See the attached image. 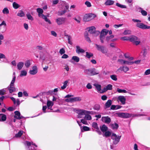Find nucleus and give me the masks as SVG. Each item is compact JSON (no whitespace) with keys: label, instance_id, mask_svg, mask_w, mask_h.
I'll list each match as a JSON object with an SVG mask.
<instances>
[{"label":"nucleus","instance_id":"obj_11","mask_svg":"<svg viewBox=\"0 0 150 150\" xmlns=\"http://www.w3.org/2000/svg\"><path fill=\"white\" fill-rule=\"evenodd\" d=\"M15 115L14 117L17 119L20 120L23 118L22 116H21V114L20 112L18 111H16L14 112Z\"/></svg>","mask_w":150,"mask_h":150},{"label":"nucleus","instance_id":"obj_3","mask_svg":"<svg viewBox=\"0 0 150 150\" xmlns=\"http://www.w3.org/2000/svg\"><path fill=\"white\" fill-rule=\"evenodd\" d=\"M116 114L119 117L124 118H128L131 117L132 115L130 113L124 112H117Z\"/></svg>","mask_w":150,"mask_h":150},{"label":"nucleus","instance_id":"obj_26","mask_svg":"<svg viewBox=\"0 0 150 150\" xmlns=\"http://www.w3.org/2000/svg\"><path fill=\"white\" fill-rule=\"evenodd\" d=\"M25 15V13L22 10H20L17 14V16L20 17H23Z\"/></svg>","mask_w":150,"mask_h":150},{"label":"nucleus","instance_id":"obj_12","mask_svg":"<svg viewBox=\"0 0 150 150\" xmlns=\"http://www.w3.org/2000/svg\"><path fill=\"white\" fill-rule=\"evenodd\" d=\"M38 72V69L36 66H33L32 67V70H30L29 73L32 75L36 74Z\"/></svg>","mask_w":150,"mask_h":150},{"label":"nucleus","instance_id":"obj_16","mask_svg":"<svg viewBox=\"0 0 150 150\" xmlns=\"http://www.w3.org/2000/svg\"><path fill=\"white\" fill-rule=\"evenodd\" d=\"M76 52L77 54H79L80 53H83L85 52V50L81 48L79 46H76Z\"/></svg>","mask_w":150,"mask_h":150},{"label":"nucleus","instance_id":"obj_9","mask_svg":"<svg viewBox=\"0 0 150 150\" xmlns=\"http://www.w3.org/2000/svg\"><path fill=\"white\" fill-rule=\"evenodd\" d=\"M65 18L63 17L59 18L56 20V22L58 25H60L65 23Z\"/></svg>","mask_w":150,"mask_h":150},{"label":"nucleus","instance_id":"obj_1","mask_svg":"<svg viewBox=\"0 0 150 150\" xmlns=\"http://www.w3.org/2000/svg\"><path fill=\"white\" fill-rule=\"evenodd\" d=\"M96 17V14L90 13L86 14L84 16L83 20L85 22L89 21Z\"/></svg>","mask_w":150,"mask_h":150},{"label":"nucleus","instance_id":"obj_38","mask_svg":"<svg viewBox=\"0 0 150 150\" xmlns=\"http://www.w3.org/2000/svg\"><path fill=\"white\" fill-rule=\"evenodd\" d=\"M116 6L121 8H126L127 7L125 5H123L117 3L116 4Z\"/></svg>","mask_w":150,"mask_h":150},{"label":"nucleus","instance_id":"obj_60","mask_svg":"<svg viewBox=\"0 0 150 150\" xmlns=\"http://www.w3.org/2000/svg\"><path fill=\"white\" fill-rule=\"evenodd\" d=\"M107 97L106 95H103L101 97V98L103 100H105L107 99Z\"/></svg>","mask_w":150,"mask_h":150},{"label":"nucleus","instance_id":"obj_17","mask_svg":"<svg viewBox=\"0 0 150 150\" xmlns=\"http://www.w3.org/2000/svg\"><path fill=\"white\" fill-rule=\"evenodd\" d=\"M8 89L10 93H12L13 92L16 91V89L14 86L10 85L9 87L8 88Z\"/></svg>","mask_w":150,"mask_h":150},{"label":"nucleus","instance_id":"obj_27","mask_svg":"<svg viewBox=\"0 0 150 150\" xmlns=\"http://www.w3.org/2000/svg\"><path fill=\"white\" fill-rule=\"evenodd\" d=\"M105 132V133L103 134V137H108L110 136L111 134V132L109 131H106Z\"/></svg>","mask_w":150,"mask_h":150},{"label":"nucleus","instance_id":"obj_64","mask_svg":"<svg viewBox=\"0 0 150 150\" xmlns=\"http://www.w3.org/2000/svg\"><path fill=\"white\" fill-rule=\"evenodd\" d=\"M150 74V69H148L146 71L144 74L146 75H148Z\"/></svg>","mask_w":150,"mask_h":150},{"label":"nucleus","instance_id":"obj_33","mask_svg":"<svg viewBox=\"0 0 150 150\" xmlns=\"http://www.w3.org/2000/svg\"><path fill=\"white\" fill-rule=\"evenodd\" d=\"M105 38V36H104V35H103L102 33H100V39L101 43H104V42L103 40Z\"/></svg>","mask_w":150,"mask_h":150},{"label":"nucleus","instance_id":"obj_55","mask_svg":"<svg viewBox=\"0 0 150 150\" xmlns=\"http://www.w3.org/2000/svg\"><path fill=\"white\" fill-rule=\"evenodd\" d=\"M129 70V68L127 67L123 66V71L125 72H126L127 71Z\"/></svg>","mask_w":150,"mask_h":150},{"label":"nucleus","instance_id":"obj_14","mask_svg":"<svg viewBox=\"0 0 150 150\" xmlns=\"http://www.w3.org/2000/svg\"><path fill=\"white\" fill-rule=\"evenodd\" d=\"M118 62H120V63L121 64H126L128 65H132V62H129L125 61L122 59H119L118 60Z\"/></svg>","mask_w":150,"mask_h":150},{"label":"nucleus","instance_id":"obj_42","mask_svg":"<svg viewBox=\"0 0 150 150\" xmlns=\"http://www.w3.org/2000/svg\"><path fill=\"white\" fill-rule=\"evenodd\" d=\"M100 106L98 104H96L94 107L93 109L95 110H100Z\"/></svg>","mask_w":150,"mask_h":150},{"label":"nucleus","instance_id":"obj_35","mask_svg":"<svg viewBox=\"0 0 150 150\" xmlns=\"http://www.w3.org/2000/svg\"><path fill=\"white\" fill-rule=\"evenodd\" d=\"M94 85L96 87V88L98 91H100L101 90V86L99 84H94Z\"/></svg>","mask_w":150,"mask_h":150},{"label":"nucleus","instance_id":"obj_58","mask_svg":"<svg viewBox=\"0 0 150 150\" xmlns=\"http://www.w3.org/2000/svg\"><path fill=\"white\" fill-rule=\"evenodd\" d=\"M65 101L67 102H72V98H67L65 100Z\"/></svg>","mask_w":150,"mask_h":150},{"label":"nucleus","instance_id":"obj_24","mask_svg":"<svg viewBox=\"0 0 150 150\" xmlns=\"http://www.w3.org/2000/svg\"><path fill=\"white\" fill-rule=\"evenodd\" d=\"M72 98V102L76 101H79L81 100V98L80 97Z\"/></svg>","mask_w":150,"mask_h":150},{"label":"nucleus","instance_id":"obj_52","mask_svg":"<svg viewBox=\"0 0 150 150\" xmlns=\"http://www.w3.org/2000/svg\"><path fill=\"white\" fill-rule=\"evenodd\" d=\"M130 37H122L121 39L123 40H129Z\"/></svg>","mask_w":150,"mask_h":150},{"label":"nucleus","instance_id":"obj_44","mask_svg":"<svg viewBox=\"0 0 150 150\" xmlns=\"http://www.w3.org/2000/svg\"><path fill=\"white\" fill-rule=\"evenodd\" d=\"M67 12V11L66 10H64L63 11H60L59 12H58V15L60 16H62L63 14H64L65 13Z\"/></svg>","mask_w":150,"mask_h":150},{"label":"nucleus","instance_id":"obj_56","mask_svg":"<svg viewBox=\"0 0 150 150\" xmlns=\"http://www.w3.org/2000/svg\"><path fill=\"white\" fill-rule=\"evenodd\" d=\"M130 114L132 115V116H131V117H137V116H142V114H133L132 113H130Z\"/></svg>","mask_w":150,"mask_h":150},{"label":"nucleus","instance_id":"obj_49","mask_svg":"<svg viewBox=\"0 0 150 150\" xmlns=\"http://www.w3.org/2000/svg\"><path fill=\"white\" fill-rule=\"evenodd\" d=\"M114 37V36L113 35H110L109 36H107L106 38V40L108 42L111 39L113 38Z\"/></svg>","mask_w":150,"mask_h":150},{"label":"nucleus","instance_id":"obj_8","mask_svg":"<svg viewBox=\"0 0 150 150\" xmlns=\"http://www.w3.org/2000/svg\"><path fill=\"white\" fill-rule=\"evenodd\" d=\"M87 70L90 73L91 75L92 76L98 74H99L98 71H97L95 68L88 69Z\"/></svg>","mask_w":150,"mask_h":150},{"label":"nucleus","instance_id":"obj_34","mask_svg":"<svg viewBox=\"0 0 150 150\" xmlns=\"http://www.w3.org/2000/svg\"><path fill=\"white\" fill-rule=\"evenodd\" d=\"M13 6L14 8L17 9L20 6V5L16 2H14L13 4Z\"/></svg>","mask_w":150,"mask_h":150},{"label":"nucleus","instance_id":"obj_62","mask_svg":"<svg viewBox=\"0 0 150 150\" xmlns=\"http://www.w3.org/2000/svg\"><path fill=\"white\" fill-rule=\"evenodd\" d=\"M81 122L84 124H88L87 122L83 119H82L81 120Z\"/></svg>","mask_w":150,"mask_h":150},{"label":"nucleus","instance_id":"obj_25","mask_svg":"<svg viewBox=\"0 0 150 150\" xmlns=\"http://www.w3.org/2000/svg\"><path fill=\"white\" fill-rule=\"evenodd\" d=\"M108 32V30L106 29H104L102 30L100 32V33H102L103 35H104L105 36L107 35Z\"/></svg>","mask_w":150,"mask_h":150},{"label":"nucleus","instance_id":"obj_48","mask_svg":"<svg viewBox=\"0 0 150 150\" xmlns=\"http://www.w3.org/2000/svg\"><path fill=\"white\" fill-rule=\"evenodd\" d=\"M26 16L28 19L31 20V21L33 20V17L30 14H27Z\"/></svg>","mask_w":150,"mask_h":150},{"label":"nucleus","instance_id":"obj_31","mask_svg":"<svg viewBox=\"0 0 150 150\" xmlns=\"http://www.w3.org/2000/svg\"><path fill=\"white\" fill-rule=\"evenodd\" d=\"M68 83V81L67 80L66 81L64 82V85L63 86H61V88L63 90L65 89L67 86V84Z\"/></svg>","mask_w":150,"mask_h":150},{"label":"nucleus","instance_id":"obj_10","mask_svg":"<svg viewBox=\"0 0 150 150\" xmlns=\"http://www.w3.org/2000/svg\"><path fill=\"white\" fill-rule=\"evenodd\" d=\"M102 120L103 122L109 124L111 120L110 118L108 116L103 117H102Z\"/></svg>","mask_w":150,"mask_h":150},{"label":"nucleus","instance_id":"obj_50","mask_svg":"<svg viewBox=\"0 0 150 150\" xmlns=\"http://www.w3.org/2000/svg\"><path fill=\"white\" fill-rule=\"evenodd\" d=\"M65 52V50L63 48H62L60 49L59 52L61 55L64 54Z\"/></svg>","mask_w":150,"mask_h":150},{"label":"nucleus","instance_id":"obj_63","mask_svg":"<svg viewBox=\"0 0 150 150\" xmlns=\"http://www.w3.org/2000/svg\"><path fill=\"white\" fill-rule=\"evenodd\" d=\"M86 88L88 89H91L92 88V86L90 83H88L86 86Z\"/></svg>","mask_w":150,"mask_h":150},{"label":"nucleus","instance_id":"obj_6","mask_svg":"<svg viewBox=\"0 0 150 150\" xmlns=\"http://www.w3.org/2000/svg\"><path fill=\"white\" fill-rule=\"evenodd\" d=\"M136 25L137 27L143 29H150V26H148L142 23H138Z\"/></svg>","mask_w":150,"mask_h":150},{"label":"nucleus","instance_id":"obj_15","mask_svg":"<svg viewBox=\"0 0 150 150\" xmlns=\"http://www.w3.org/2000/svg\"><path fill=\"white\" fill-rule=\"evenodd\" d=\"M118 99L122 104L124 105L125 104L126 98L124 96H120L118 97Z\"/></svg>","mask_w":150,"mask_h":150},{"label":"nucleus","instance_id":"obj_40","mask_svg":"<svg viewBox=\"0 0 150 150\" xmlns=\"http://www.w3.org/2000/svg\"><path fill=\"white\" fill-rule=\"evenodd\" d=\"M3 13L4 14H8L9 13V11L6 7L3 10Z\"/></svg>","mask_w":150,"mask_h":150},{"label":"nucleus","instance_id":"obj_5","mask_svg":"<svg viewBox=\"0 0 150 150\" xmlns=\"http://www.w3.org/2000/svg\"><path fill=\"white\" fill-rule=\"evenodd\" d=\"M129 41L134 43L136 45H139L140 42L139 39L137 36L134 35H132L130 37Z\"/></svg>","mask_w":150,"mask_h":150},{"label":"nucleus","instance_id":"obj_46","mask_svg":"<svg viewBox=\"0 0 150 150\" xmlns=\"http://www.w3.org/2000/svg\"><path fill=\"white\" fill-rule=\"evenodd\" d=\"M84 117L87 120H91L92 119L91 116L88 114L86 115Z\"/></svg>","mask_w":150,"mask_h":150},{"label":"nucleus","instance_id":"obj_23","mask_svg":"<svg viewBox=\"0 0 150 150\" xmlns=\"http://www.w3.org/2000/svg\"><path fill=\"white\" fill-rule=\"evenodd\" d=\"M24 65V63L22 62H18L17 64V66L18 70H20L23 67Z\"/></svg>","mask_w":150,"mask_h":150},{"label":"nucleus","instance_id":"obj_41","mask_svg":"<svg viewBox=\"0 0 150 150\" xmlns=\"http://www.w3.org/2000/svg\"><path fill=\"white\" fill-rule=\"evenodd\" d=\"M131 33V31L129 30H125L123 33V34L124 35H129Z\"/></svg>","mask_w":150,"mask_h":150},{"label":"nucleus","instance_id":"obj_29","mask_svg":"<svg viewBox=\"0 0 150 150\" xmlns=\"http://www.w3.org/2000/svg\"><path fill=\"white\" fill-rule=\"evenodd\" d=\"M23 131H20L17 134L15 135V137H21L23 133Z\"/></svg>","mask_w":150,"mask_h":150},{"label":"nucleus","instance_id":"obj_28","mask_svg":"<svg viewBox=\"0 0 150 150\" xmlns=\"http://www.w3.org/2000/svg\"><path fill=\"white\" fill-rule=\"evenodd\" d=\"M31 65L30 60H27L26 61L25 63V65L26 68L29 67Z\"/></svg>","mask_w":150,"mask_h":150},{"label":"nucleus","instance_id":"obj_13","mask_svg":"<svg viewBox=\"0 0 150 150\" xmlns=\"http://www.w3.org/2000/svg\"><path fill=\"white\" fill-rule=\"evenodd\" d=\"M112 86L111 84H108L106 87L103 88V90H102L101 93H103L106 92L108 90H111L112 89Z\"/></svg>","mask_w":150,"mask_h":150},{"label":"nucleus","instance_id":"obj_45","mask_svg":"<svg viewBox=\"0 0 150 150\" xmlns=\"http://www.w3.org/2000/svg\"><path fill=\"white\" fill-rule=\"evenodd\" d=\"M16 79V76H14L13 77V78L12 79V81L11 82V83L10 84V85L14 86V83L15 82Z\"/></svg>","mask_w":150,"mask_h":150},{"label":"nucleus","instance_id":"obj_2","mask_svg":"<svg viewBox=\"0 0 150 150\" xmlns=\"http://www.w3.org/2000/svg\"><path fill=\"white\" fill-rule=\"evenodd\" d=\"M121 137V136H117L115 134L112 133L111 136V138L113 140V144H117L120 142Z\"/></svg>","mask_w":150,"mask_h":150},{"label":"nucleus","instance_id":"obj_61","mask_svg":"<svg viewBox=\"0 0 150 150\" xmlns=\"http://www.w3.org/2000/svg\"><path fill=\"white\" fill-rule=\"evenodd\" d=\"M5 91L4 89L0 90V95H3L5 94Z\"/></svg>","mask_w":150,"mask_h":150},{"label":"nucleus","instance_id":"obj_37","mask_svg":"<svg viewBox=\"0 0 150 150\" xmlns=\"http://www.w3.org/2000/svg\"><path fill=\"white\" fill-rule=\"evenodd\" d=\"M27 72L25 70H23L21 71L20 76L21 77L23 76H26L27 75Z\"/></svg>","mask_w":150,"mask_h":150},{"label":"nucleus","instance_id":"obj_51","mask_svg":"<svg viewBox=\"0 0 150 150\" xmlns=\"http://www.w3.org/2000/svg\"><path fill=\"white\" fill-rule=\"evenodd\" d=\"M92 127L95 129L98 128V127L97 123L94 122L92 124Z\"/></svg>","mask_w":150,"mask_h":150},{"label":"nucleus","instance_id":"obj_53","mask_svg":"<svg viewBox=\"0 0 150 150\" xmlns=\"http://www.w3.org/2000/svg\"><path fill=\"white\" fill-rule=\"evenodd\" d=\"M82 129L83 130V131H88L90 130L89 127L86 126H83Z\"/></svg>","mask_w":150,"mask_h":150},{"label":"nucleus","instance_id":"obj_7","mask_svg":"<svg viewBox=\"0 0 150 150\" xmlns=\"http://www.w3.org/2000/svg\"><path fill=\"white\" fill-rule=\"evenodd\" d=\"M88 28V32L91 34L96 33L97 35H99L100 33L99 31L96 30V28L94 26L89 27Z\"/></svg>","mask_w":150,"mask_h":150},{"label":"nucleus","instance_id":"obj_21","mask_svg":"<svg viewBox=\"0 0 150 150\" xmlns=\"http://www.w3.org/2000/svg\"><path fill=\"white\" fill-rule=\"evenodd\" d=\"M112 100H108L105 103V108H108L112 104Z\"/></svg>","mask_w":150,"mask_h":150},{"label":"nucleus","instance_id":"obj_57","mask_svg":"<svg viewBox=\"0 0 150 150\" xmlns=\"http://www.w3.org/2000/svg\"><path fill=\"white\" fill-rule=\"evenodd\" d=\"M79 114L81 115H83L85 114V110H81Z\"/></svg>","mask_w":150,"mask_h":150},{"label":"nucleus","instance_id":"obj_18","mask_svg":"<svg viewBox=\"0 0 150 150\" xmlns=\"http://www.w3.org/2000/svg\"><path fill=\"white\" fill-rule=\"evenodd\" d=\"M110 126L111 128L113 129H117L119 127L118 125L116 123H115L112 124H111L110 125Z\"/></svg>","mask_w":150,"mask_h":150},{"label":"nucleus","instance_id":"obj_22","mask_svg":"<svg viewBox=\"0 0 150 150\" xmlns=\"http://www.w3.org/2000/svg\"><path fill=\"white\" fill-rule=\"evenodd\" d=\"M53 103L52 101H48L47 103L48 109H50L51 110H52V109H51V108L53 106Z\"/></svg>","mask_w":150,"mask_h":150},{"label":"nucleus","instance_id":"obj_47","mask_svg":"<svg viewBox=\"0 0 150 150\" xmlns=\"http://www.w3.org/2000/svg\"><path fill=\"white\" fill-rule=\"evenodd\" d=\"M37 12L39 13H43V11L42 9L40 8H38L37 9Z\"/></svg>","mask_w":150,"mask_h":150},{"label":"nucleus","instance_id":"obj_32","mask_svg":"<svg viewBox=\"0 0 150 150\" xmlns=\"http://www.w3.org/2000/svg\"><path fill=\"white\" fill-rule=\"evenodd\" d=\"M0 115H2L1 121H4L6 120V115L3 114H0Z\"/></svg>","mask_w":150,"mask_h":150},{"label":"nucleus","instance_id":"obj_36","mask_svg":"<svg viewBox=\"0 0 150 150\" xmlns=\"http://www.w3.org/2000/svg\"><path fill=\"white\" fill-rule=\"evenodd\" d=\"M86 57L88 58H90L93 56V54L91 52L89 53L88 52H86Z\"/></svg>","mask_w":150,"mask_h":150},{"label":"nucleus","instance_id":"obj_20","mask_svg":"<svg viewBox=\"0 0 150 150\" xmlns=\"http://www.w3.org/2000/svg\"><path fill=\"white\" fill-rule=\"evenodd\" d=\"M100 129L103 133L105 132L108 129V127L105 125H103L102 127H100Z\"/></svg>","mask_w":150,"mask_h":150},{"label":"nucleus","instance_id":"obj_4","mask_svg":"<svg viewBox=\"0 0 150 150\" xmlns=\"http://www.w3.org/2000/svg\"><path fill=\"white\" fill-rule=\"evenodd\" d=\"M95 45L98 51L101 52L103 54L107 52V50L106 49L104 46L98 45L96 44H95Z\"/></svg>","mask_w":150,"mask_h":150},{"label":"nucleus","instance_id":"obj_43","mask_svg":"<svg viewBox=\"0 0 150 150\" xmlns=\"http://www.w3.org/2000/svg\"><path fill=\"white\" fill-rule=\"evenodd\" d=\"M117 91L119 93H127V91L124 89H121L119 88H117Z\"/></svg>","mask_w":150,"mask_h":150},{"label":"nucleus","instance_id":"obj_54","mask_svg":"<svg viewBox=\"0 0 150 150\" xmlns=\"http://www.w3.org/2000/svg\"><path fill=\"white\" fill-rule=\"evenodd\" d=\"M141 13L143 16H146L147 15V12L145 11L142 10L141 11Z\"/></svg>","mask_w":150,"mask_h":150},{"label":"nucleus","instance_id":"obj_59","mask_svg":"<svg viewBox=\"0 0 150 150\" xmlns=\"http://www.w3.org/2000/svg\"><path fill=\"white\" fill-rule=\"evenodd\" d=\"M85 4L88 7H90L91 6V3L88 1H86L85 2Z\"/></svg>","mask_w":150,"mask_h":150},{"label":"nucleus","instance_id":"obj_19","mask_svg":"<svg viewBox=\"0 0 150 150\" xmlns=\"http://www.w3.org/2000/svg\"><path fill=\"white\" fill-rule=\"evenodd\" d=\"M114 3V1L111 0H107L105 3V4L106 6H110L113 5Z\"/></svg>","mask_w":150,"mask_h":150},{"label":"nucleus","instance_id":"obj_39","mask_svg":"<svg viewBox=\"0 0 150 150\" xmlns=\"http://www.w3.org/2000/svg\"><path fill=\"white\" fill-rule=\"evenodd\" d=\"M110 77L114 81H116L117 80V76L113 74L110 75Z\"/></svg>","mask_w":150,"mask_h":150},{"label":"nucleus","instance_id":"obj_30","mask_svg":"<svg viewBox=\"0 0 150 150\" xmlns=\"http://www.w3.org/2000/svg\"><path fill=\"white\" fill-rule=\"evenodd\" d=\"M72 59L76 62H79L80 60L79 57L76 56H73L72 57Z\"/></svg>","mask_w":150,"mask_h":150}]
</instances>
